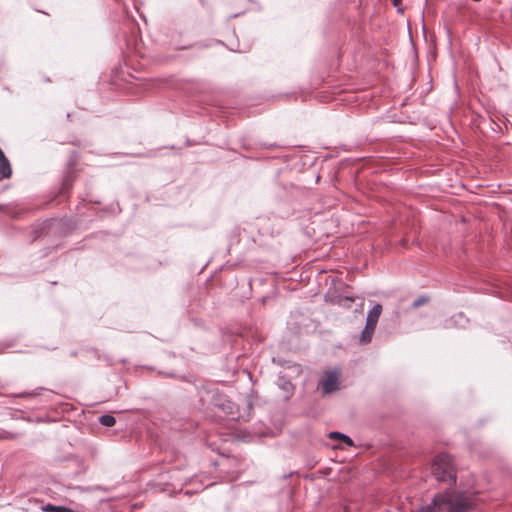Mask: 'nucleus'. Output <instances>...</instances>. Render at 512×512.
I'll return each instance as SVG.
<instances>
[{"instance_id":"10","label":"nucleus","mask_w":512,"mask_h":512,"mask_svg":"<svg viewBox=\"0 0 512 512\" xmlns=\"http://www.w3.org/2000/svg\"><path fill=\"white\" fill-rule=\"evenodd\" d=\"M392 1H393V5L396 7L399 6L402 2V0H392Z\"/></svg>"},{"instance_id":"2","label":"nucleus","mask_w":512,"mask_h":512,"mask_svg":"<svg viewBox=\"0 0 512 512\" xmlns=\"http://www.w3.org/2000/svg\"><path fill=\"white\" fill-rule=\"evenodd\" d=\"M320 386L324 395L340 390V371L338 369L325 371L320 380Z\"/></svg>"},{"instance_id":"6","label":"nucleus","mask_w":512,"mask_h":512,"mask_svg":"<svg viewBox=\"0 0 512 512\" xmlns=\"http://www.w3.org/2000/svg\"><path fill=\"white\" fill-rule=\"evenodd\" d=\"M99 422L105 427H112L115 425L116 419L112 415L105 414L99 417Z\"/></svg>"},{"instance_id":"7","label":"nucleus","mask_w":512,"mask_h":512,"mask_svg":"<svg viewBox=\"0 0 512 512\" xmlns=\"http://www.w3.org/2000/svg\"><path fill=\"white\" fill-rule=\"evenodd\" d=\"M329 437L331 439H341L344 443H346L349 446L353 445L352 439L350 437H348L347 435H345V434H341L339 432H331L329 434Z\"/></svg>"},{"instance_id":"1","label":"nucleus","mask_w":512,"mask_h":512,"mask_svg":"<svg viewBox=\"0 0 512 512\" xmlns=\"http://www.w3.org/2000/svg\"><path fill=\"white\" fill-rule=\"evenodd\" d=\"M432 474L437 481H456V474L450 455L440 453L434 458L432 463Z\"/></svg>"},{"instance_id":"5","label":"nucleus","mask_w":512,"mask_h":512,"mask_svg":"<svg viewBox=\"0 0 512 512\" xmlns=\"http://www.w3.org/2000/svg\"><path fill=\"white\" fill-rule=\"evenodd\" d=\"M376 327L365 324L363 331L360 334L359 340L362 344H367L371 341Z\"/></svg>"},{"instance_id":"3","label":"nucleus","mask_w":512,"mask_h":512,"mask_svg":"<svg viewBox=\"0 0 512 512\" xmlns=\"http://www.w3.org/2000/svg\"><path fill=\"white\" fill-rule=\"evenodd\" d=\"M382 305L377 303L367 313L366 324L370 326H377L378 320L382 314Z\"/></svg>"},{"instance_id":"9","label":"nucleus","mask_w":512,"mask_h":512,"mask_svg":"<svg viewBox=\"0 0 512 512\" xmlns=\"http://www.w3.org/2000/svg\"><path fill=\"white\" fill-rule=\"evenodd\" d=\"M37 395H40L39 391L24 392V393L19 394L18 396L19 397H34V396H37Z\"/></svg>"},{"instance_id":"8","label":"nucleus","mask_w":512,"mask_h":512,"mask_svg":"<svg viewBox=\"0 0 512 512\" xmlns=\"http://www.w3.org/2000/svg\"><path fill=\"white\" fill-rule=\"evenodd\" d=\"M428 302V298L426 296H420L419 298H417L413 303H412V307L413 308H418L420 307L421 305H424L425 303Z\"/></svg>"},{"instance_id":"4","label":"nucleus","mask_w":512,"mask_h":512,"mask_svg":"<svg viewBox=\"0 0 512 512\" xmlns=\"http://www.w3.org/2000/svg\"><path fill=\"white\" fill-rule=\"evenodd\" d=\"M0 175L2 178H10L12 175L11 165L5 156L3 150L0 148Z\"/></svg>"}]
</instances>
